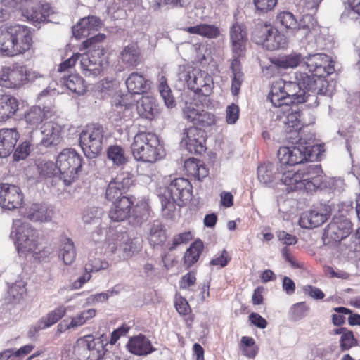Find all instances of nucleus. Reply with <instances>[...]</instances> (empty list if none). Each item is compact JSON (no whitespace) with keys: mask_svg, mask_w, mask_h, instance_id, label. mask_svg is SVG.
Instances as JSON below:
<instances>
[{"mask_svg":"<svg viewBox=\"0 0 360 360\" xmlns=\"http://www.w3.org/2000/svg\"><path fill=\"white\" fill-rule=\"evenodd\" d=\"M109 264L107 261L102 260L99 258L90 259L85 266V271L94 272L100 270L107 269Z\"/></svg>","mask_w":360,"mask_h":360,"instance_id":"obj_56","label":"nucleus"},{"mask_svg":"<svg viewBox=\"0 0 360 360\" xmlns=\"http://www.w3.org/2000/svg\"><path fill=\"white\" fill-rule=\"evenodd\" d=\"M38 170L41 176L49 178L59 174V171L56 163L51 161L41 162L38 165Z\"/></svg>","mask_w":360,"mask_h":360,"instance_id":"obj_49","label":"nucleus"},{"mask_svg":"<svg viewBox=\"0 0 360 360\" xmlns=\"http://www.w3.org/2000/svg\"><path fill=\"white\" fill-rule=\"evenodd\" d=\"M314 25L315 21L311 15L307 14L303 15L297 23V27L292 30L295 37L299 41L307 39L311 30L314 28Z\"/></svg>","mask_w":360,"mask_h":360,"instance_id":"obj_31","label":"nucleus"},{"mask_svg":"<svg viewBox=\"0 0 360 360\" xmlns=\"http://www.w3.org/2000/svg\"><path fill=\"white\" fill-rule=\"evenodd\" d=\"M133 184L132 176L127 172L117 174L109 182L105 190V198L109 201L121 198Z\"/></svg>","mask_w":360,"mask_h":360,"instance_id":"obj_14","label":"nucleus"},{"mask_svg":"<svg viewBox=\"0 0 360 360\" xmlns=\"http://www.w3.org/2000/svg\"><path fill=\"white\" fill-rule=\"evenodd\" d=\"M276 20L287 30L295 29L297 25V20L295 15L289 11L280 12L276 16Z\"/></svg>","mask_w":360,"mask_h":360,"instance_id":"obj_46","label":"nucleus"},{"mask_svg":"<svg viewBox=\"0 0 360 360\" xmlns=\"http://www.w3.org/2000/svg\"><path fill=\"white\" fill-rule=\"evenodd\" d=\"M136 110L139 116L149 120L156 118L160 112L155 98L149 96H143L137 101Z\"/></svg>","mask_w":360,"mask_h":360,"instance_id":"obj_22","label":"nucleus"},{"mask_svg":"<svg viewBox=\"0 0 360 360\" xmlns=\"http://www.w3.org/2000/svg\"><path fill=\"white\" fill-rule=\"evenodd\" d=\"M140 55L139 46L136 44H130L123 49L120 58L125 65L135 67L139 63Z\"/></svg>","mask_w":360,"mask_h":360,"instance_id":"obj_34","label":"nucleus"},{"mask_svg":"<svg viewBox=\"0 0 360 360\" xmlns=\"http://www.w3.org/2000/svg\"><path fill=\"white\" fill-rule=\"evenodd\" d=\"M66 313V308L64 306H60L51 312L46 316L42 317L37 323V328L42 330L46 328L50 327L56 322H58Z\"/></svg>","mask_w":360,"mask_h":360,"instance_id":"obj_37","label":"nucleus"},{"mask_svg":"<svg viewBox=\"0 0 360 360\" xmlns=\"http://www.w3.org/2000/svg\"><path fill=\"white\" fill-rule=\"evenodd\" d=\"M54 210L46 204L34 202L27 206L23 216L33 222L47 223L52 220Z\"/></svg>","mask_w":360,"mask_h":360,"instance_id":"obj_17","label":"nucleus"},{"mask_svg":"<svg viewBox=\"0 0 360 360\" xmlns=\"http://www.w3.org/2000/svg\"><path fill=\"white\" fill-rule=\"evenodd\" d=\"M131 148L132 155L137 161L154 163L164 155L158 137L150 132L137 133L134 137Z\"/></svg>","mask_w":360,"mask_h":360,"instance_id":"obj_5","label":"nucleus"},{"mask_svg":"<svg viewBox=\"0 0 360 360\" xmlns=\"http://www.w3.org/2000/svg\"><path fill=\"white\" fill-rule=\"evenodd\" d=\"M175 307L179 314L181 315H186L191 311V308L188 305L187 300L182 297L176 298Z\"/></svg>","mask_w":360,"mask_h":360,"instance_id":"obj_62","label":"nucleus"},{"mask_svg":"<svg viewBox=\"0 0 360 360\" xmlns=\"http://www.w3.org/2000/svg\"><path fill=\"white\" fill-rule=\"evenodd\" d=\"M15 43L17 55L29 51L32 46V37L30 29L20 25H15Z\"/></svg>","mask_w":360,"mask_h":360,"instance_id":"obj_26","label":"nucleus"},{"mask_svg":"<svg viewBox=\"0 0 360 360\" xmlns=\"http://www.w3.org/2000/svg\"><path fill=\"white\" fill-rule=\"evenodd\" d=\"M30 143L29 141H24L17 148L15 153V156L18 159H25L30 153Z\"/></svg>","mask_w":360,"mask_h":360,"instance_id":"obj_64","label":"nucleus"},{"mask_svg":"<svg viewBox=\"0 0 360 360\" xmlns=\"http://www.w3.org/2000/svg\"><path fill=\"white\" fill-rule=\"evenodd\" d=\"M257 11L265 13L274 8L278 0H253Z\"/></svg>","mask_w":360,"mask_h":360,"instance_id":"obj_57","label":"nucleus"},{"mask_svg":"<svg viewBox=\"0 0 360 360\" xmlns=\"http://www.w3.org/2000/svg\"><path fill=\"white\" fill-rule=\"evenodd\" d=\"M103 214V210L98 207L87 208L84 212L82 220L86 224H98Z\"/></svg>","mask_w":360,"mask_h":360,"instance_id":"obj_45","label":"nucleus"},{"mask_svg":"<svg viewBox=\"0 0 360 360\" xmlns=\"http://www.w3.org/2000/svg\"><path fill=\"white\" fill-rule=\"evenodd\" d=\"M326 219V214L320 213L316 210H311L302 214L299 224L304 229H313L321 225Z\"/></svg>","mask_w":360,"mask_h":360,"instance_id":"obj_29","label":"nucleus"},{"mask_svg":"<svg viewBox=\"0 0 360 360\" xmlns=\"http://www.w3.org/2000/svg\"><path fill=\"white\" fill-rule=\"evenodd\" d=\"M183 30L190 34H198L208 39L217 38L220 34L218 27L209 24H198L185 27Z\"/></svg>","mask_w":360,"mask_h":360,"instance_id":"obj_35","label":"nucleus"},{"mask_svg":"<svg viewBox=\"0 0 360 360\" xmlns=\"http://www.w3.org/2000/svg\"><path fill=\"white\" fill-rule=\"evenodd\" d=\"M108 158L117 166L124 165L127 162L124 149L119 146H111L107 151Z\"/></svg>","mask_w":360,"mask_h":360,"instance_id":"obj_42","label":"nucleus"},{"mask_svg":"<svg viewBox=\"0 0 360 360\" xmlns=\"http://www.w3.org/2000/svg\"><path fill=\"white\" fill-rule=\"evenodd\" d=\"M127 347L131 353L138 356L149 354L154 350L150 341L143 335L131 338Z\"/></svg>","mask_w":360,"mask_h":360,"instance_id":"obj_28","label":"nucleus"},{"mask_svg":"<svg viewBox=\"0 0 360 360\" xmlns=\"http://www.w3.org/2000/svg\"><path fill=\"white\" fill-rule=\"evenodd\" d=\"M113 205L109 211V217L114 221H123L127 219L131 210L133 202L126 196L112 201Z\"/></svg>","mask_w":360,"mask_h":360,"instance_id":"obj_23","label":"nucleus"},{"mask_svg":"<svg viewBox=\"0 0 360 360\" xmlns=\"http://www.w3.org/2000/svg\"><path fill=\"white\" fill-rule=\"evenodd\" d=\"M192 238L193 235L190 231L181 233L174 237L172 243H168L167 248L169 250H173L179 245L189 242Z\"/></svg>","mask_w":360,"mask_h":360,"instance_id":"obj_55","label":"nucleus"},{"mask_svg":"<svg viewBox=\"0 0 360 360\" xmlns=\"http://www.w3.org/2000/svg\"><path fill=\"white\" fill-rule=\"evenodd\" d=\"M26 67H4L0 71V85L6 88H18L25 84Z\"/></svg>","mask_w":360,"mask_h":360,"instance_id":"obj_16","label":"nucleus"},{"mask_svg":"<svg viewBox=\"0 0 360 360\" xmlns=\"http://www.w3.org/2000/svg\"><path fill=\"white\" fill-rule=\"evenodd\" d=\"M105 38L104 34H98L82 43L84 49L91 48L86 52L79 53L81 71L86 77L95 78L103 70L105 51L99 43Z\"/></svg>","mask_w":360,"mask_h":360,"instance_id":"obj_4","label":"nucleus"},{"mask_svg":"<svg viewBox=\"0 0 360 360\" xmlns=\"http://www.w3.org/2000/svg\"><path fill=\"white\" fill-rule=\"evenodd\" d=\"M95 315L96 310L94 309L84 310L75 316L72 317L70 323H68L66 321H63L62 323L58 325V330H62L63 325L65 329L77 328L83 326L89 319L94 317Z\"/></svg>","mask_w":360,"mask_h":360,"instance_id":"obj_33","label":"nucleus"},{"mask_svg":"<svg viewBox=\"0 0 360 360\" xmlns=\"http://www.w3.org/2000/svg\"><path fill=\"white\" fill-rule=\"evenodd\" d=\"M215 118L214 115L205 110H201L194 125L195 127H207L214 124Z\"/></svg>","mask_w":360,"mask_h":360,"instance_id":"obj_54","label":"nucleus"},{"mask_svg":"<svg viewBox=\"0 0 360 360\" xmlns=\"http://www.w3.org/2000/svg\"><path fill=\"white\" fill-rule=\"evenodd\" d=\"M310 94L304 89L300 87L293 82H286L282 79L275 81L271 87L268 98L272 105L277 109L274 112L276 115L278 124L283 127L288 133L295 134V136H289L288 139L291 140L295 146H298L300 139L303 146H308L312 150L310 143L305 139L300 136V129L302 124L300 122V109L297 105L307 101Z\"/></svg>","mask_w":360,"mask_h":360,"instance_id":"obj_2","label":"nucleus"},{"mask_svg":"<svg viewBox=\"0 0 360 360\" xmlns=\"http://www.w3.org/2000/svg\"><path fill=\"white\" fill-rule=\"evenodd\" d=\"M229 37L233 54L237 57L244 56L247 41V32L245 27L238 22L234 23L230 27Z\"/></svg>","mask_w":360,"mask_h":360,"instance_id":"obj_18","label":"nucleus"},{"mask_svg":"<svg viewBox=\"0 0 360 360\" xmlns=\"http://www.w3.org/2000/svg\"><path fill=\"white\" fill-rule=\"evenodd\" d=\"M109 298V294L106 292H103L101 293L94 294L90 295L87 298V302L90 304H96L98 303H103L105 302Z\"/></svg>","mask_w":360,"mask_h":360,"instance_id":"obj_63","label":"nucleus"},{"mask_svg":"<svg viewBox=\"0 0 360 360\" xmlns=\"http://www.w3.org/2000/svg\"><path fill=\"white\" fill-rule=\"evenodd\" d=\"M19 109L18 100L11 95L0 96V121H6L15 115Z\"/></svg>","mask_w":360,"mask_h":360,"instance_id":"obj_27","label":"nucleus"},{"mask_svg":"<svg viewBox=\"0 0 360 360\" xmlns=\"http://www.w3.org/2000/svg\"><path fill=\"white\" fill-rule=\"evenodd\" d=\"M301 141L302 139L298 146L280 147L278 150L279 162L276 165L269 162L260 165L257 167L259 182L269 184L279 179L290 191H316L321 183L320 165H310L297 171L292 169L294 165L302 163L311 157V150L303 146Z\"/></svg>","mask_w":360,"mask_h":360,"instance_id":"obj_1","label":"nucleus"},{"mask_svg":"<svg viewBox=\"0 0 360 360\" xmlns=\"http://www.w3.org/2000/svg\"><path fill=\"white\" fill-rule=\"evenodd\" d=\"M352 229V222L344 216L333 217L332 221L326 227L323 236L324 240L328 243H340L345 240L351 233Z\"/></svg>","mask_w":360,"mask_h":360,"instance_id":"obj_11","label":"nucleus"},{"mask_svg":"<svg viewBox=\"0 0 360 360\" xmlns=\"http://www.w3.org/2000/svg\"><path fill=\"white\" fill-rule=\"evenodd\" d=\"M88 349L87 352H89V357L94 359H100L105 354V347L108 342H104L103 336L98 338H94L93 335H89Z\"/></svg>","mask_w":360,"mask_h":360,"instance_id":"obj_36","label":"nucleus"},{"mask_svg":"<svg viewBox=\"0 0 360 360\" xmlns=\"http://www.w3.org/2000/svg\"><path fill=\"white\" fill-rule=\"evenodd\" d=\"M185 80L188 89L196 93L207 96L212 91V78L205 71L194 68L186 74Z\"/></svg>","mask_w":360,"mask_h":360,"instance_id":"obj_12","label":"nucleus"},{"mask_svg":"<svg viewBox=\"0 0 360 360\" xmlns=\"http://www.w3.org/2000/svg\"><path fill=\"white\" fill-rule=\"evenodd\" d=\"M128 95H125L124 97L113 105V109L117 112V115L120 118H122L127 116L126 113L131 110L133 106L131 102H128Z\"/></svg>","mask_w":360,"mask_h":360,"instance_id":"obj_51","label":"nucleus"},{"mask_svg":"<svg viewBox=\"0 0 360 360\" xmlns=\"http://www.w3.org/2000/svg\"><path fill=\"white\" fill-rule=\"evenodd\" d=\"M101 20L96 16H88L80 20L72 27V34L77 39L94 34L101 27Z\"/></svg>","mask_w":360,"mask_h":360,"instance_id":"obj_20","label":"nucleus"},{"mask_svg":"<svg viewBox=\"0 0 360 360\" xmlns=\"http://www.w3.org/2000/svg\"><path fill=\"white\" fill-rule=\"evenodd\" d=\"M200 111L195 103L186 102L182 110L183 117L194 124Z\"/></svg>","mask_w":360,"mask_h":360,"instance_id":"obj_50","label":"nucleus"},{"mask_svg":"<svg viewBox=\"0 0 360 360\" xmlns=\"http://www.w3.org/2000/svg\"><path fill=\"white\" fill-rule=\"evenodd\" d=\"M356 345L357 340L354 337L352 331L347 330L341 335L340 340V347L342 351H347Z\"/></svg>","mask_w":360,"mask_h":360,"instance_id":"obj_53","label":"nucleus"},{"mask_svg":"<svg viewBox=\"0 0 360 360\" xmlns=\"http://www.w3.org/2000/svg\"><path fill=\"white\" fill-rule=\"evenodd\" d=\"M163 193L160 195L163 210H172L174 204L182 206L185 201L190 200L192 196V185L184 178L170 179L166 181Z\"/></svg>","mask_w":360,"mask_h":360,"instance_id":"obj_7","label":"nucleus"},{"mask_svg":"<svg viewBox=\"0 0 360 360\" xmlns=\"http://www.w3.org/2000/svg\"><path fill=\"white\" fill-rule=\"evenodd\" d=\"M56 165L60 179L65 186H70L77 178L82 167V157L74 149L66 148L58 155Z\"/></svg>","mask_w":360,"mask_h":360,"instance_id":"obj_8","label":"nucleus"},{"mask_svg":"<svg viewBox=\"0 0 360 360\" xmlns=\"http://www.w3.org/2000/svg\"><path fill=\"white\" fill-rule=\"evenodd\" d=\"M19 137L15 129H0V157L6 158L13 151Z\"/></svg>","mask_w":360,"mask_h":360,"instance_id":"obj_24","label":"nucleus"},{"mask_svg":"<svg viewBox=\"0 0 360 360\" xmlns=\"http://www.w3.org/2000/svg\"><path fill=\"white\" fill-rule=\"evenodd\" d=\"M44 113L39 107L32 108L25 115V120L32 129L37 127L42 122Z\"/></svg>","mask_w":360,"mask_h":360,"instance_id":"obj_47","label":"nucleus"},{"mask_svg":"<svg viewBox=\"0 0 360 360\" xmlns=\"http://www.w3.org/2000/svg\"><path fill=\"white\" fill-rule=\"evenodd\" d=\"M63 84L71 91L77 94H83L86 86L84 79L77 74L69 75L63 79Z\"/></svg>","mask_w":360,"mask_h":360,"instance_id":"obj_40","label":"nucleus"},{"mask_svg":"<svg viewBox=\"0 0 360 360\" xmlns=\"http://www.w3.org/2000/svg\"><path fill=\"white\" fill-rule=\"evenodd\" d=\"M63 127L54 122H47L41 127L42 138L41 143L45 147L56 146L62 140Z\"/></svg>","mask_w":360,"mask_h":360,"instance_id":"obj_21","label":"nucleus"},{"mask_svg":"<svg viewBox=\"0 0 360 360\" xmlns=\"http://www.w3.org/2000/svg\"><path fill=\"white\" fill-rule=\"evenodd\" d=\"M25 283L22 281H17L8 290V294L14 300L18 301L26 293Z\"/></svg>","mask_w":360,"mask_h":360,"instance_id":"obj_52","label":"nucleus"},{"mask_svg":"<svg viewBox=\"0 0 360 360\" xmlns=\"http://www.w3.org/2000/svg\"><path fill=\"white\" fill-rule=\"evenodd\" d=\"M305 63L309 71L312 74L296 73V82H294L304 89L307 93L322 94L325 83L323 78L335 71L330 57L324 53L309 55L306 58Z\"/></svg>","mask_w":360,"mask_h":360,"instance_id":"obj_3","label":"nucleus"},{"mask_svg":"<svg viewBox=\"0 0 360 360\" xmlns=\"http://www.w3.org/2000/svg\"><path fill=\"white\" fill-rule=\"evenodd\" d=\"M24 195L20 188L15 184H0V206L3 209L13 210L20 207Z\"/></svg>","mask_w":360,"mask_h":360,"instance_id":"obj_13","label":"nucleus"},{"mask_svg":"<svg viewBox=\"0 0 360 360\" xmlns=\"http://www.w3.org/2000/svg\"><path fill=\"white\" fill-rule=\"evenodd\" d=\"M206 138L205 130L198 127H190L184 133L181 142L185 144L189 153L201 155L206 150Z\"/></svg>","mask_w":360,"mask_h":360,"instance_id":"obj_15","label":"nucleus"},{"mask_svg":"<svg viewBox=\"0 0 360 360\" xmlns=\"http://www.w3.org/2000/svg\"><path fill=\"white\" fill-rule=\"evenodd\" d=\"M148 239L149 243L153 248L162 246L167 240L166 232L162 225L160 224L152 225L150 229Z\"/></svg>","mask_w":360,"mask_h":360,"instance_id":"obj_38","label":"nucleus"},{"mask_svg":"<svg viewBox=\"0 0 360 360\" xmlns=\"http://www.w3.org/2000/svg\"><path fill=\"white\" fill-rule=\"evenodd\" d=\"M124 257H131L141 248V240L139 238H127L121 245Z\"/></svg>","mask_w":360,"mask_h":360,"instance_id":"obj_48","label":"nucleus"},{"mask_svg":"<svg viewBox=\"0 0 360 360\" xmlns=\"http://www.w3.org/2000/svg\"><path fill=\"white\" fill-rule=\"evenodd\" d=\"M252 39L269 51L285 48L288 43L285 36L269 25H258L252 32Z\"/></svg>","mask_w":360,"mask_h":360,"instance_id":"obj_10","label":"nucleus"},{"mask_svg":"<svg viewBox=\"0 0 360 360\" xmlns=\"http://www.w3.org/2000/svg\"><path fill=\"white\" fill-rule=\"evenodd\" d=\"M309 310V306L301 302L293 304L289 310V317L294 321H297L304 318Z\"/></svg>","mask_w":360,"mask_h":360,"instance_id":"obj_44","label":"nucleus"},{"mask_svg":"<svg viewBox=\"0 0 360 360\" xmlns=\"http://www.w3.org/2000/svg\"><path fill=\"white\" fill-rule=\"evenodd\" d=\"M302 60L300 54H290L277 58L274 63L276 66L283 69L297 67Z\"/></svg>","mask_w":360,"mask_h":360,"instance_id":"obj_43","label":"nucleus"},{"mask_svg":"<svg viewBox=\"0 0 360 360\" xmlns=\"http://www.w3.org/2000/svg\"><path fill=\"white\" fill-rule=\"evenodd\" d=\"M27 3V7L22 9V15L30 21L41 22L46 20L51 13L49 4L40 5L37 0H30Z\"/></svg>","mask_w":360,"mask_h":360,"instance_id":"obj_19","label":"nucleus"},{"mask_svg":"<svg viewBox=\"0 0 360 360\" xmlns=\"http://www.w3.org/2000/svg\"><path fill=\"white\" fill-rule=\"evenodd\" d=\"M303 292L305 295L316 300H321L325 296L321 290L310 285H304L303 287Z\"/></svg>","mask_w":360,"mask_h":360,"instance_id":"obj_61","label":"nucleus"},{"mask_svg":"<svg viewBox=\"0 0 360 360\" xmlns=\"http://www.w3.org/2000/svg\"><path fill=\"white\" fill-rule=\"evenodd\" d=\"M334 311L338 314L332 315V321L335 326H340L345 321L344 314H351L352 311L346 307H339L334 308Z\"/></svg>","mask_w":360,"mask_h":360,"instance_id":"obj_58","label":"nucleus"},{"mask_svg":"<svg viewBox=\"0 0 360 360\" xmlns=\"http://www.w3.org/2000/svg\"><path fill=\"white\" fill-rule=\"evenodd\" d=\"M159 91L165 105L169 108H172L176 105V101L172 94L171 89L167 83V79L164 75L159 78Z\"/></svg>","mask_w":360,"mask_h":360,"instance_id":"obj_41","label":"nucleus"},{"mask_svg":"<svg viewBox=\"0 0 360 360\" xmlns=\"http://www.w3.org/2000/svg\"><path fill=\"white\" fill-rule=\"evenodd\" d=\"M11 237L15 240L19 254H32L37 257L41 252V246L38 232L27 222H23L20 219L15 220Z\"/></svg>","mask_w":360,"mask_h":360,"instance_id":"obj_6","label":"nucleus"},{"mask_svg":"<svg viewBox=\"0 0 360 360\" xmlns=\"http://www.w3.org/2000/svg\"><path fill=\"white\" fill-rule=\"evenodd\" d=\"M231 260V257L229 252L224 249L221 253L216 255L210 262L212 266H219L220 267H224L227 265L229 262Z\"/></svg>","mask_w":360,"mask_h":360,"instance_id":"obj_59","label":"nucleus"},{"mask_svg":"<svg viewBox=\"0 0 360 360\" xmlns=\"http://www.w3.org/2000/svg\"><path fill=\"white\" fill-rule=\"evenodd\" d=\"M103 127L98 124L86 126L79 134V145L88 158H96L102 150Z\"/></svg>","mask_w":360,"mask_h":360,"instance_id":"obj_9","label":"nucleus"},{"mask_svg":"<svg viewBox=\"0 0 360 360\" xmlns=\"http://www.w3.org/2000/svg\"><path fill=\"white\" fill-rule=\"evenodd\" d=\"M59 257L66 265L72 264L76 258V250L72 240L64 237L60 240Z\"/></svg>","mask_w":360,"mask_h":360,"instance_id":"obj_32","label":"nucleus"},{"mask_svg":"<svg viewBox=\"0 0 360 360\" xmlns=\"http://www.w3.org/2000/svg\"><path fill=\"white\" fill-rule=\"evenodd\" d=\"M226 120L229 124L236 123L239 118V108L234 103L231 104L226 108Z\"/></svg>","mask_w":360,"mask_h":360,"instance_id":"obj_60","label":"nucleus"},{"mask_svg":"<svg viewBox=\"0 0 360 360\" xmlns=\"http://www.w3.org/2000/svg\"><path fill=\"white\" fill-rule=\"evenodd\" d=\"M126 86L128 91L132 94H140L144 93L148 88V81L143 75L138 72H132L126 80Z\"/></svg>","mask_w":360,"mask_h":360,"instance_id":"obj_30","label":"nucleus"},{"mask_svg":"<svg viewBox=\"0 0 360 360\" xmlns=\"http://www.w3.org/2000/svg\"><path fill=\"white\" fill-rule=\"evenodd\" d=\"M203 250V243L200 240L195 241L187 249L184 257V265L186 268L191 267L199 259Z\"/></svg>","mask_w":360,"mask_h":360,"instance_id":"obj_39","label":"nucleus"},{"mask_svg":"<svg viewBox=\"0 0 360 360\" xmlns=\"http://www.w3.org/2000/svg\"><path fill=\"white\" fill-rule=\"evenodd\" d=\"M0 52L7 56L17 55L15 43V25L0 30Z\"/></svg>","mask_w":360,"mask_h":360,"instance_id":"obj_25","label":"nucleus"}]
</instances>
